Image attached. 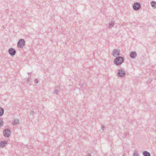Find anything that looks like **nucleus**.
<instances>
[{
	"mask_svg": "<svg viewBox=\"0 0 156 156\" xmlns=\"http://www.w3.org/2000/svg\"><path fill=\"white\" fill-rule=\"evenodd\" d=\"M124 61V58L122 56L117 57L114 60V63L117 66L120 65Z\"/></svg>",
	"mask_w": 156,
	"mask_h": 156,
	"instance_id": "f257e3e1",
	"label": "nucleus"
},
{
	"mask_svg": "<svg viewBox=\"0 0 156 156\" xmlns=\"http://www.w3.org/2000/svg\"><path fill=\"white\" fill-rule=\"evenodd\" d=\"M3 125V122L2 119H0V127Z\"/></svg>",
	"mask_w": 156,
	"mask_h": 156,
	"instance_id": "dca6fc26",
	"label": "nucleus"
},
{
	"mask_svg": "<svg viewBox=\"0 0 156 156\" xmlns=\"http://www.w3.org/2000/svg\"><path fill=\"white\" fill-rule=\"evenodd\" d=\"M19 120L17 119H15L12 121V125L15 126L19 123Z\"/></svg>",
	"mask_w": 156,
	"mask_h": 156,
	"instance_id": "9d476101",
	"label": "nucleus"
},
{
	"mask_svg": "<svg viewBox=\"0 0 156 156\" xmlns=\"http://www.w3.org/2000/svg\"><path fill=\"white\" fill-rule=\"evenodd\" d=\"M144 156H151L150 153L147 151H144L143 153Z\"/></svg>",
	"mask_w": 156,
	"mask_h": 156,
	"instance_id": "9b49d317",
	"label": "nucleus"
},
{
	"mask_svg": "<svg viewBox=\"0 0 156 156\" xmlns=\"http://www.w3.org/2000/svg\"><path fill=\"white\" fill-rule=\"evenodd\" d=\"M117 74L118 76L120 77H124L126 75L125 71L123 69H119Z\"/></svg>",
	"mask_w": 156,
	"mask_h": 156,
	"instance_id": "7ed1b4c3",
	"label": "nucleus"
},
{
	"mask_svg": "<svg viewBox=\"0 0 156 156\" xmlns=\"http://www.w3.org/2000/svg\"><path fill=\"white\" fill-rule=\"evenodd\" d=\"M140 5L139 2H135L133 5V8L135 10H138L140 9Z\"/></svg>",
	"mask_w": 156,
	"mask_h": 156,
	"instance_id": "39448f33",
	"label": "nucleus"
},
{
	"mask_svg": "<svg viewBox=\"0 0 156 156\" xmlns=\"http://www.w3.org/2000/svg\"><path fill=\"white\" fill-rule=\"evenodd\" d=\"M8 51L9 54L12 56L14 55L16 53L15 49L12 48H10Z\"/></svg>",
	"mask_w": 156,
	"mask_h": 156,
	"instance_id": "423d86ee",
	"label": "nucleus"
},
{
	"mask_svg": "<svg viewBox=\"0 0 156 156\" xmlns=\"http://www.w3.org/2000/svg\"><path fill=\"white\" fill-rule=\"evenodd\" d=\"M105 128V126L104 125H102L101 126V129L102 130H104V128Z\"/></svg>",
	"mask_w": 156,
	"mask_h": 156,
	"instance_id": "412c9836",
	"label": "nucleus"
},
{
	"mask_svg": "<svg viewBox=\"0 0 156 156\" xmlns=\"http://www.w3.org/2000/svg\"><path fill=\"white\" fill-rule=\"evenodd\" d=\"M114 24V22L113 21H111V23H109V28H112L113 27Z\"/></svg>",
	"mask_w": 156,
	"mask_h": 156,
	"instance_id": "2eb2a0df",
	"label": "nucleus"
},
{
	"mask_svg": "<svg viewBox=\"0 0 156 156\" xmlns=\"http://www.w3.org/2000/svg\"><path fill=\"white\" fill-rule=\"evenodd\" d=\"M112 54V55L114 56H115L116 55L117 56H119L120 55L119 51L118 49H115L113 50Z\"/></svg>",
	"mask_w": 156,
	"mask_h": 156,
	"instance_id": "0eeeda50",
	"label": "nucleus"
},
{
	"mask_svg": "<svg viewBox=\"0 0 156 156\" xmlns=\"http://www.w3.org/2000/svg\"><path fill=\"white\" fill-rule=\"evenodd\" d=\"M31 73V72H30H30H28V73H27V74H30Z\"/></svg>",
	"mask_w": 156,
	"mask_h": 156,
	"instance_id": "b1692460",
	"label": "nucleus"
},
{
	"mask_svg": "<svg viewBox=\"0 0 156 156\" xmlns=\"http://www.w3.org/2000/svg\"><path fill=\"white\" fill-rule=\"evenodd\" d=\"M30 81V77H28L27 78V80H26V82H27V83H29V82Z\"/></svg>",
	"mask_w": 156,
	"mask_h": 156,
	"instance_id": "a211bd4d",
	"label": "nucleus"
},
{
	"mask_svg": "<svg viewBox=\"0 0 156 156\" xmlns=\"http://www.w3.org/2000/svg\"><path fill=\"white\" fill-rule=\"evenodd\" d=\"M86 156H91V155L89 153H88L87 154Z\"/></svg>",
	"mask_w": 156,
	"mask_h": 156,
	"instance_id": "4be33fe9",
	"label": "nucleus"
},
{
	"mask_svg": "<svg viewBox=\"0 0 156 156\" xmlns=\"http://www.w3.org/2000/svg\"><path fill=\"white\" fill-rule=\"evenodd\" d=\"M34 113H35V112L34 111H31V112H30V114L31 115H33Z\"/></svg>",
	"mask_w": 156,
	"mask_h": 156,
	"instance_id": "6ab92c4d",
	"label": "nucleus"
},
{
	"mask_svg": "<svg viewBox=\"0 0 156 156\" xmlns=\"http://www.w3.org/2000/svg\"><path fill=\"white\" fill-rule=\"evenodd\" d=\"M133 156H138V154L137 153L135 152L133 154Z\"/></svg>",
	"mask_w": 156,
	"mask_h": 156,
	"instance_id": "aec40b11",
	"label": "nucleus"
},
{
	"mask_svg": "<svg viewBox=\"0 0 156 156\" xmlns=\"http://www.w3.org/2000/svg\"><path fill=\"white\" fill-rule=\"evenodd\" d=\"M55 88H57V89H55V90L54 93L57 94L59 92V90H60V88L59 86L57 87H56Z\"/></svg>",
	"mask_w": 156,
	"mask_h": 156,
	"instance_id": "ddd939ff",
	"label": "nucleus"
},
{
	"mask_svg": "<svg viewBox=\"0 0 156 156\" xmlns=\"http://www.w3.org/2000/svg\"><path fill=\"white\" fill-rule=\"evenodd\" d=\"M4 112V109L1 108L0 107V116H2Z\"/></svg>",
	"mask_w": 156,
	"mask_h": 156,
	"instance_id": "4468645a",
	"label": "nucleus"
},
{
	"mask_svg": "<svg viewBox=\"0 0 156 156\" xmlns=\"http://www.w3.org/2000/svg\"><path fill=\"white\" fill-rule=\"evenodd\" d=\"M4 136L6 137H9L11 134V131L9 129H5L3 131Z\"/></svg>",
	"mask_w": 156,
	"mask_h": 156,
	"instance_id": "20e7f679",
	"label": "nucleus"
},
{
	"mask_svg": "<svg viewBox=\"0 0 156 156\" xmlns=\"http://www.w3.org/2000/svg\"><path fill=\"white\" fill-rule=\"evenodd\" d=\"M34 82L35 83H37L39 82V80L38 79L36 78L34 80Z\"/></svg>",
	"mask_w": 156,
	"mask_h": 156,
	"instance_id": "f3484780",
	"label": "nucleus"
},
{
	"mask_svg": "<svg viewBox=\"0 0 156 156\" xmlns=\"http://www.w3.org/2000/svg\"><path fill=\"white\" fill-rule=\"evenodd\" d=\"M137 56V54L135 51H131L130 54V57L132 58H135Z\"/></svg>",
	"mask_w": 156,
	"mask_h": 156,
	"instance_id": "6e6552de",
	"label": "nucleus"
},
{
	"mask_svg": "<svg viewBox=\"0 0 156 156\" xmlns=\"http://www.w3.org/2000/svg\"><path fill=\"white\" fill-rule=\"evenodd\" d=\"M7 142L6 140H3L0 142V148H2L5 146V144H7Z\"/></svg>",
	"mask_w": 156,
	"mask_h": 156,
	"instance_id": "1a4fd4ad",
	"label": "nucleus"
},
{
	"mask_svg": "<svg viewBox=\"0 0 156 156\" xmlns=\"http://www.w3.org/2000/svg\"><path fill=\"white\" fill-rule=\"evenodd\" d=\"M25 45V41L23 39H20L17 43L18 47L20 48H22Z\"/></svg>",
	"mask_w": 156,
	"mask_h": 156,
	"instance_id": "f03ea898",
	"label": "nucleus"
},
{
	"mask_svg": "<svg viewBox=\"0 0 156 156\" xmlns=\"http://www.w3.org/2000/svg\"><path fill=\"white\" fill-rule=\"evenodd\" d=\"M151 81H152V80L151 79H150L148 80V82L150 83L151 82Z\"/></svg>",
	"mask_w": 156,
	"mask_h": 156,
	"instance_id": "5701e85b",
	"label": "nucleus"
},
{
	"mask_svg": "<svg viewBox=\"0 0 156 156\" xmlns=\"http://www.w3.org/2000/svg\"><path fill=\"white\" fill-rule=\"evenodd\" d=\"M151 5L154 8H156V2L155 1H152L151 2Z\"/></svg>",
	"mask_w": 156,
	"mask_h": 156,
	"instance_id": "f8f14e48",
	"label": "nucleus"
}]
</instances>
